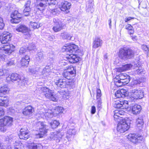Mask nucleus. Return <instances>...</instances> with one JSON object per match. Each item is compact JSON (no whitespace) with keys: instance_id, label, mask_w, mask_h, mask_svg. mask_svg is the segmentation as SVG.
I'll return each instance as SVG.
<instances>
[{"instance_id":"37","label":"nucleus","mask_w":149,"mask_h":149,"mask_svg":"<svg viewBox=\"0 0 149 149\" xmlns=\"http://www.w3.org/2000/svg\"><path fill=\"white\" fill-rule=\"evenodd\" d=\"M76 132V130L74 129H70L67 131V138L70 137L72 135H74Z\"/></svg>"},{"instance_id":"52","label":"nucleus","mask_w":149,"mask_h":149,"mask_svg":"<svg viewBox=\"0 0 149 149\" xmlns=\"http://www.w3.org/2000/svg\"><path fill=\"white\" fill-rule=\"evenodd\" d=\"M42 146L40 144H34L30 148L31 149H40L39 147H41Z\"/></svg>"},{"instance_id":"62","label":"nucleus","mask_w":149,"mask_h":149,"mask_svg":"<svg viewBox=\"0 0 149 149\" xmlns=\"http://www.w3.org/2000/svg\"><path fill=\"white\" fill-rule=\"evenodd\" d=\"M134 18V17H128L125 18V19L124 21L125 22H127L128 21H129L132 19H133Z\"/></svg>"},{"instance_id":"27","label":"nucleus","mask_w":149,"mask_h":149,"mask_svg":"<svg viewBox=\"0 0 149 149\" xmlns=\"http://www.w3.org/2000/svg\"><path fill=\"white\" fill-rule=\"evenodd\" d=\"M34 111V109L31 106H29L25 107L23 110V114L25 116H29Z\"/></svg>"},{"instance_id":"21","label":"nucleus","mask_w":149,"mask_h":149,"mask_svg":"<svg viewBox=\"0 0 149 149\" xmlns=\"http://www.w3.org/2000/svg\"><path fill=\"white\" fill-rule=\"evenodd\" d=\"M9 99L7 96H0V106L7 107L8 106Z\"/></svg>"},{"instance_id":"61","label":"nucleus","mask_w":149,"mask_h":149,"mask_svg":"<svg viewBox=\"0 0 149 149\" xmlns=\"http://www.w3.org/2000/svg\"><path fill=\"white\" fill-rule=\"evenodd\" d=\"M11 81H12L11 76H8L6 78V82L8 83H10Z\"/></svg>"},{"instance_id":"51","label":"nucleus","mask_w":149,"mask_h":149,"mask_svg":"<svg viewBox=\"0 0 149 149\" xmlns=\"http://www.w3.org/2000/svg\"><path fill=\"white\" fill-rule=\"evenodd\" d=\"M30 8H28V9L25 8L23 10V13L24 15L28 16L30 14Z\"/></svg>"},{"instance_id":"41","label":"nucleus","mask_w":149,"mask_h":149,"mask_svg":"<svg viewBox=\"0 0 149 149\" xmlns=\"http://www.w3.org/2000/svg\"><path fill=\"white\" fill-rule=\"evenodd\" d=\"M41 24H39L36 22H31L30 24V27L33 28V29H38L42 25Z\"/></svg>"},{"instance_id":"30","label":"nucleus","mask_w":149,"mask_h":149,"mask_svg":"<svg viewBox=\"0 0 149 149\" xmlns=\"http://www.w3.org/2000/svg\"><path fill=\"white\" fill-rule=\"evenodd\" d=\"M30 61V59L29 56L26 55L22 58L21 61V64L22 66H27Z\"/></svg>"},{"instance_id":"44","label":"nucleus","mask_w":149,"mask_h":149,"mask_svg":"<svg viewBox=\"0 0 149 149\" xmlns=\"http://www.w3.org/2000/svg\"><path fill=\"white\" fill-rule=\"evenodd\" d=\"M28 49L29 51L32 50L34 52L37 50L35 44L33 43H31L29 45L28 47Z\"/></svg>"},{"instance_id":"38","label":"nucleus","mask_w":149,"mask_h":149,"mask_svg":"<svg viewBox=\"0 0 149 149\" xmlns=\"http://www.w3.org/2000/svg\"><path fill=\"white\" fill-rule=\"evenodd\" d=\"M11 76L12 82L18 80V81L20 77L19 74L16 73L12 74Z\"/></svg>"},{"instance_id":"15","label":"nucleus","mask_w":149,"mask_h":149,"mask_svg":"<svg viewBox=\"0 0 149 149\" xmlns=\"http://www.w3.org/2000/svg\"><path fill=\"white\" fill-rule=\"evenodd\" d=\"M66 57L68 61L71 63H77L81 59L78 56L73 54H68Z\"/></svg>"},{"instance_id":"7","label":"nucleus","mask_w":149,"mask_h":149,"mask_svg":"<svg viewBox=\"0 0 149 149\" xmlns=\"http://www.w3.org/2000/svg\"><path fill=\"white\" fill-rule=\"evenodd\" d=\"M67 70H65L63 73V76L66 79L69 80L74 77L76 75L75 70L73 67L68 66Z\"/></svg>"},{"instance_id":"36","label":"nucleus","mask_w":149,"mask_h":149,"mask_svg":"<svg viewBox=\"0 0 149 149\" xmlns=\"http://www.w3.org/2000/svg\"><path fill=\"white\" fill-rule=\"evenodd\" d=\"M44 57V55L43 51H40L38 52L37 54V56L36 58V60L37 61H40L43 60Z\"/></svg>"},{"instance_id":"28","label":"nucleus","mask_w":149,"mask_h":149,"mask_svg":"<svg viewBox=\"0 0 149 149\" xmlns=\"http://www.w3.org/2000/svg\"><path fill=\"white\" fill-rule=\"evenodd\" d=\"M127 94V91L126 90L122 89L118 90L115 93V95L117 98L124 97Z\"/></svg>"},{"instance_id":"60","label":"nucleus","mask_w":149,"mask_h":149,"mask_svg":"<svg viewBox=\"0 0 149 149\" xmlns=\"http://www.w3.org/2000/svg\"><path fill=\"white\" fill-rule=\"evenodd\" d=\"M96 111V108L95 106H92L91 107V113L92 114H93L95 113Z\"/></svg>"},{"instance_id":"4","label":"nucleus","mask_w":149,"mask_h":149,"mask_svg":"<svg viewBox=\"0 0 149 149\" xmlns=\"http://www.w3.org/2000/svg\"><path fill=\"white\" fill-rule=\"evenodd\" d=\"M64 49L67 54L70 53H78L80 51L78 46L74 44H71L69 43L66 44L63 47V50Z\"/></svg>"},{"instance_id":"39","label":"nucleus","mask_w":149,"mask_h":149,"mask_svg":"<svg viewBox=\"0 0 149 149\" xmlns=\"http://www.w3.org/2000/svg\"><path fill=\"white\" fill-rule=\"evenodd\" d=\"M125 29L128 31V33L129 34H133L134 32L133 28L132 26L130 24H127L125 26Z\"/></svg>"},{"instance_id":"22","label":"nucleus","mask_w":149,"mask_h":149,"mask_svg":"<svg viewBox=\"0 0 149 149\" xmlns=\"http://www.w3.org/2000/svg\"><path fill=\"white\" fill-rule=\"evenodd\" d=\"M113 116L114 119L117 122H119L121 120L120 118H122L121 116L124 115L125 112L122 110H116Z\"/></svg>"},{"instance_id":"3","label":"nucleus","mask_w":149,"mask_h":149,"mask_svg":"<svg viewBox=\"0 0 149 149\" xmlns=\"http://www.w3.org/2000/svg\"><path fill=\"white\" fill-rule=\"evenodd\" d=\"M130 78V77L125 73L120 74L114 79V81L117 86L120 87L128 84Z\"/></svg>"},{"instance_id":"56","label":"nucleus","mask_w":149,"mask_h":149,"mask_svg":"<svg viewBox=\"0 0 149 149\" xmlns=\"http://www.w3.org/2000/svg\"><path fill=\"white\" fill-rule=\"evenodd\" d=\"M48 56L49 58L51 59V60H52L53 59V58L54 57V55L53 52H51V53H49L48 54Z\"/></svg>"},{"instance_id":"58","label":"nucleus","mask_w":149,"mask_h":149,"mask_svg":"<svg viewBox=\"0 0 149 149\" xmlns=\"http://www.w3.org/2000/svg\"><path fill=\"white\" fill-rule=\"evenodd\" d=\"M31 3V1L28 0L27 1L26 3H25V8L28 9V8H30V6Z\"/></svg>"},{"instance_id":"10","label":"nucleus","mask_w":149,"mask_h":149,"mask_svg":"<svg viewBox=\"0 0 149 149\" xmlns=\"http://www.w3.org/2000/svg\"><path fill=\"white\" fill-rule=\"evenodd\" d=\"M53 84L57 89H60V88H65L67 84L65 81L63 79L58 78H56L54 80Z\"/></svg>"},{"instance_id":"46","label":"nucleus","mask_w":149,"mask_h":149,"mask_svg":"<svg viewBox=\"0 0 149 149\" xmlns=\"http://www.w3.org/2000/svg\"><path fill=\"white\" fill-rule=\"evenodd\" d=\"M39 68H31L28 69V71L31 73L34 74L38 71Z\"/></svg>"},{"instance_id":"34","label":"nucleus","mask_w":149,"mask_h":149,"mask_svg":"<svg viewBox=\"0 0 149 149\" xmlns=\"http://www.w3.org/2000/svg\"><path fill=\"white\" fill-rule=\"evenodd\" d=\"M136 123L138 127H141L144 124L143 117L142 116L139 117L136 119Z\"/></svg>"},{"instance_id":"14","label":"nucleus","mask_w":149,"mask_h":149,"mask_svg":"<svg viewBox=\"0 0 149 149\" xmlns=\"http://www.w3.org/2000/svg\"><path fill=\"white\" fill-rule=\"evenodd\" d=\"M38 124L40 125V127H39V132L38 134V136L39 138H41L47 132V126L45 125L44 123L41 122H39L38 123Z\"/></svg>"},{"instance_id":"6","label":"nucleus","mask_w":149,"mask_h":149,"mask_svg":"<svg viewBox=\"0 0 149 149\" xmlns=\"http://www.w3.org/2000/svg\"><path fill=\"white\" fill-rule=\"evenodd\" d=\"M117 127V131L120 133H123L127 131L130 126L125 119H122L119 121Z\"/></svg>"},{"instance_id":"57","label":"nucleus","mask_w":149,"mask_h":149,"mask_svg":"<svg viewBox=\"0 0 149 149\" xmlns=\"http://www.w3.org/2000/svg\"><path fill=\"white\" fill-rule=\"evenodd\" d=\"M26 52V49L23 47H21L19 51V54H21L24 53Z\"/></svg>"},{"instance_id":"12","label":"nucleus","mask_w":149,"mask_h":149,"mask_svg":"<svg viewBox=\"0 0 149 149\" xmlns=\"http://www.w3.org/2000/svg\"><path fill=\"white\" fill-rule=\"evenodd\" d=\"M11 17L12 18L10 20L12 23H17L20 21L22 15L17 10H15L12 13Z\"/></svg>"},{"instance_id":"29","label":"nucleus","mask_w":149,"mask_h":149,"mask_svg":"<svg viewBox=\"0 0 149 149\" xmlns=\"http://www.w3.org/2000/svg\"><path fill=\"white\" fill-rule=\"evenodd\" d=\"M64 25L60 22L56 23L52 28L53 31L55 32H57L61 30Z\"/></svg>"},{"instance_id":"9","label":"nucleus","mask_w":149,"mask_h":149,"mask_svg":"<svg viewBox=\"0 0 149 149\" xmlns=\"http://www.w3.org/2000/svg\"><path fill=\"white\" fill-rule=\"evenodd\" d=\"M128 139L133 143L137 144L143 141V137L140 135H134L132 134H129L127 136Z\"/></svg>"},{"instance_id":"26","label":"nucleus","mask_w":149,"mask_h":149,"mask_svg":"<svg viewBox=\"0 0 149 149\" xmlns=\"http://www.w3.org/2000/svg\"><path fill=\"white\" fill-rule=\"evenodd\" d=\"M28 81L24 77H20L17 81L18 86L22 88L26 87L27 86Z\"/></svg>"},{"instance_id":"43","label":"nucleus","mask_w":149,"mask_h":149,"mask_svg":"<svg viewBox=\"0 0 149 149\" xmlns=\"http://www.w3.org/2000/svg\"><path fill=\"white\" fill-rule=\"evenodd\" d=\"M50 125L52 128H54L57 127L60 123L58 121L56 120L52 121L50 123Z\"/></svg>"},{"instance_id":"42","label":"nucleus","mask_w":149,"mask_h":149,"mask_svg":"<svg viewBox=\"0 0 149 149\" xmlns=\"http://www.w3.org/2000/svg\"><path fill=\"white\" fill-rule=\"evenodd\" d=\"M15 64V60L12 59H8L6 61V67L11 66Z\"/></svg>"},{"instance_id":"25","label":"nucleus","mask_w":149,"mask_h":149,"mask_svg":"<svg viewBox=\"0 0 149 149\" xmlns=\"http://www.w3.org/2000/svg\"><path fill=\"white\" fill-rule=\"evenodd\" d=\"M71 6L70 3L66 1L62 2L59 6V8L62 11H65L69 9Z\"/></svg>"},{"instance_id":"55","label":"nucleus","mask_w":149,"mask_h":149,"mask_svg":"<svg viewBox=\"0 0 149 149\" xmlns=\"http://www.w3.org/2000/svg\"><path fill=\"white\" fill-rule=\"evenodd\" d=\"M141 48L143 50L146 51L147 52H148L149 51V49L146 45H142L141 46Z\"/></svg>"},{"instance_id":"40","label":"nucleus","mask_w":149,"mask_h":149,"mask_svg":"<svg viewBox=\"0 0 149 149\" xmlns=\"http://www.w3.org/2000/svg\"><path fill=\"white\" fill-rule=\"evenodd\" d=\"M9 70L8 69L3 68L0 70V78L1 76H7L8 74Z\"/></svg>"},{"instance_id":"31","label":"nucleus","mask_w":149,"mask_h":149,"mask_svg":"<svg viewBox=\"0 0 149 149\" xmlns=\"http://www.w3.org/2000/svg\"><path fill=\"white\" fill-rule=\"evenodd\" d=\"M141 109V106L138 104H134L132 107V111L134 114H136L139 113Z\"/></svg>"},{"instance_id":"8","label":"nucleus","mask_w":149,"mask_h":149,"mask_svg":"<svg viewBox=\"0 0 149 149\" xmlns=\"http://www.w3.org/2000/svg\"><path fill=\"white\" fill-rule=\"evenodd\" d=\"M41 90L42 91L43 94L47 98L54 102H56L57 100V99L54 96L52 91L48 88L43 87L41 88Z\"/></svg>"},{"instance_id":"17","label":"nucleus","mask_w":149,"mask_h":149,"mask_svg":"<svg viewBox=\"0 0 149 149\" xmlns=\"http://www.w3.org/2000/svg\"><path fill=\"white\" fill-rule=\"evenodd\" d=\"M3 45V52L5 53H8V54H11L12 52L14 51L15 48V46L13 45H8L5 44Z\"/></svg>"},{"instance_id":"33","label":"nucleus","mask_w":149,"mask_h":149,"mask_svg":"<svg viewBox=\"0 0 149 149\" xmlns=\"http://www.w3.org/2000/svg\"><path fill=\"white\" fill-rule=\"evenodd\" d=\"M9 91V89L6 85H4L0 88V93L4 94H7Z\"/></svg>"},{"instance_id":"32","label":"nucleus","mask_w":149,"mask_h":149,"mask_svg":"<svg viewBox=\"0 0 149 149\" xmlns=\"http://www.w3.org/2000/svg\"><path fill=\"white\" fill-rule=\"evenodd\" d=\"M132 65L131 64H127L122 65L121 67L119 68L118 70L119 71H123L130 70L132 67Z\"/></svg>"},{"instance_id":"24","label":"nucleus","mask_w":149,"mask_h":149,"mask_svg":"<svg viewBox=\"0 0 149 149\" xmlns=\"http://www.w3.org/2000/svg\"><path fill=\"white\" fill-rule=\"evenodd\" d=\"M16 31L17 32H22L25 33V35H27L29 34V29L26 26L24 25H20L16 29Z\"/></svg>"},{"instance_id":"1","label":"nucleus","mask_w":149,"mask_h":149,"mask_svg":"<svg viewBox=\"0 0 149 149\" xmlns=\"http://www.w3.org/2000/svg\"><path fill=\"white\" fill-rule=\"evenodd\" d=\"M37 2L35 4L36 8L38 9L42 13H43L44 11L46 9H47V4L49 6V8L51 10V12H56L57 9H51L50 7L54 6L56 3L55 0H37Z\"/></svg>"},{"instance_id":"13","label":"nucleus","mask_w":149,"mask_h":149,"mask_svg":"<svg viewBox=\"0 0 149 149\" xmlns=\"http://www.w3.org/2000/svg\"><path fill=\"white\" fill-rule=\"evenodd\" d=\"M11 36L9 32H4L3 35L0 37V40L2 44H8L11 40Z\"/></svg>"},{"instance_id":"5","label":"nucleus","mask_w":149,"mask_h":149,"mask_svg":"<svg viewBox=\"0 0 149 149\" xmlns=\"http://www.w3.org/2000/svg\"><path fill=\"white\" fill-rule=\"evenodd\" d=\"M130 98L133 100L141 99L144 97L143 91L140 89H134L130 90Z\"/></svg>"},{"instance_id":"23","label":"nucleus","mask_w":149,"mask_h":149,"mask_svg":"<svg viewBox=\"0 0 149 149\" xmlns=\"http://www.w3.org/2000/svg\"><path fill=\"white\" fill-rule=\"evenodd\" d=\"M62 136L61 133L60 132H56L51 133L50 137L51 139L56 140L57 142H59Z\"/></svg>"},{"instance_id":"48","label":"nucleus","mask_w":149,"mask_h":149,"mask_svg":"<svg viewBox=\"0 0 149 149\" xmlns=\"http://www.w3.org/2000/svg\"><path fill=\"white\" fill-rule=\"evenodd\" d=\"M21 146H23V145L20 142L18 141H16L14 144V148L15 149V147L19 148L21 147Z\"/></svg>"},{"instance_id":"63","label":"nucleus","mask_w":149,"mask_h":149,"mask_svg":"<svg viewBox=\"0 0 149 149\" xmlns=\"http://www.w3.org/2000/svg\"><path fill=\"white\" fill-rule=\"evenodd\" d=\"M48 39L50 41H52L55 39V37L53 35L49 36H48Z\"/></svg>"},{"instance_id":"53","label":"nucleus","mask_w":149,"mask_h":149,"mask_svg":"<svg viewBox=\"0 0 149 149\" xmlns=\"http://www.w3.org/2000/svg\"><path fill=\"white\" fill-rule=\"evenodd\" d=\"M4 23H3V19L0 16V29H2L4 26Z\"/></svg>"},{"instance_id":"47","label":"nucleus","mask_w":149,"mask_h":149,"mask_svg":"<svg viewBox=\"0 0 149 149\" xmlns=\"http://www.w3.org/2000/svg\"><path fill=\"white\" fill-rule=\"evenodd\" d=\"M63 38L68 40H73L72 39V36L68 33H65L63 34Z\"/></svg>"},{"instance_id":"35","label":"nucleus","mask_w":149,"mask_h":149,"mask_svg":"<svg viewBox=\"0 0 149 149\" xmlns=\"http://www.w3.org/2000/svg\"><path fill=\"white\" fill-rule=\"evenodd\" d=\"M63 109L62 107H56V109L54 110V111H53L54 116H55L60 113H63Z\"/></svg>"},{"instance_id":"2","label":"nucleus","mask_w":149,"mask_h":149,"mask_svg":"<svg viewBox=\"0 0 149 149\" xmlns=\"http://www.w3.org/2000/svg\"><path fill=\"white\" fill-rule=\"evenodd\" d=\"M134 54V52L130 48L127 47L120 48L118 53L119 57L124 60L132 58Z\"/></svg>"},{"instance_id":"59","label":"nucleus","mask_w":149,"mask_h":149,"mask_svg":"<svg viewBox=\"0 0 149 149\" xmlns=\"http://www.w3.org/2000/svg\"><path fill=\"white\" fill-rule=\"evenodd\" d=\"M97 102L98 103L97 107L98 108H100L101 106V99L98 98V99H97Z\"/></svg>"},{"instance_id":"16","label":"nucleus","mask_w":149,"mask_h":149,"mask_svg":"<svg viewBox=\"0 0 149 149\" xmlns=\"http://www.w3.org/2000/svg\"><path fill=\"white\" fill-rule=\"evenodd\" d=\"M19 136L20 139L26 140L29 137V134L26 127L21 128Z\"/></svg>"},{"instance_id":"18","label":"nucleus","mask_w":149,"mask_h":149,"mask_svg":"<svg viewBox=\"0 0 149 149\" xmlns=\"http://www.w3.org/2000/svg\"><path fill=\"white\" fill-rule=\"evenodd\" d=\"M44 111H42V113L40 112L39 114L41 115V118H44V116L45 118L47 119L52 118L54 116L53 112L52 110L48 109L44 110Z\"/></svg>"},{"instance_id":"54","label":"nucleus","mask_w":149,"mask_h":149,"mask_svg":"<svg viewBox=\"0 0 149 149\" xmlns=\"http://www.w3.org/2000/svg\"><path fill=\"white\" fill-rule=\"evenodd\" d=\"M97 92V99L98 98L101 99L100 97L101 96V91L100 89L97 88L96 91Z\"/></svg>"},{"instance_id":"49","label":"nucleus","mask_w":149,"mask_h":149,"mask_svg":"<svg viewBox=\"0 0 149 149\" xmlns=\"http://www.w3.org/2000/svg\"><path fill=\"white\" fill-rule=\"evenodd\" d=\"M14 137L13 135H10L6 137V141H8V142L10 143L14 139Z\"/></svg>"},{"instance_id":"20","label":"nucleus","mask_w":149,"mask_h":149,"mask_svg":"<svg viewBox=\"0 0 149 149\" xmlns=\"http://www.w3.org/2000/svg\"><path fill=\"white\" fill-rule=\"evenodd\" d=\"M103 43V41L100 38L96 37L93 42V48L96 49L98 47H101L102 46Z\"/></svg>"},{"instance_id":"45","label":"nucleus","mask_w":149,"mask_h":149,"mask_svg":"<svg viewBox=\"0 0 149 149\" xmlns=\"http://www.w3.org/2000/svg\"><path fill=\"white\" fill-rule=\"evenodd\" d=\"M8 127H9L1 123L0 125V131L2 132H5L8 130Z\"/></svg>"},{"instance_id":"50","label":"nucleus","mask_w":149,"mask_h":149,"mask_svg":"<svg viewBox=\"0 0 149 149\" xmlns=\"http://www.w3.org/2000/svg\"><path fill=\"white\" fill-rule=\"evenodd\" d=\"M50 68L49 66H46L43 70L42 72L43 74H47L50 72Z\"/></svg>"},{"instance_id":"64","label":"nucleus","mask_w":149,"mask_h":149,"mask_svg":"<svg viewBox=\"0 0 149 149\" xmlns=\"http://www.w3.org/2000/svg\"><path fill=\"white\" fill-rule=\"evenodd\" d=\"M130 36L131 38L132 39L134 40H137V37L135 36H133V34H130Z\"/></svg>"},{"instance_id":"19","label":"nucleus","mask_w":149,"mask_h":149,"mask_svg":"<svg viewBox=\"0 0 149 149\" xmlns=\"http://www.w3.org/2000/svg\"><path fill=\"white\" fill-rule=\"evenodd\" d=\"M1 120L3 122V124L10 127L12 125L13 119L10 117L6 116H5Z\"/></svg>"},{"instance_id":"11","label":"nucleus","mask_w":149,"mask_h":149,"mask_svg":"<svg viewBox=\"0 0 149 149\" xmlns=\"http://www.w3.org/2000/svg\"><path fill=\"white\" fill-rule=\"evenodd\" d=\"M129 105L127 101L122 100L116 101L114 104V107L115 108L127 109L128 108Z\"/></svg>"}]
</instances>
